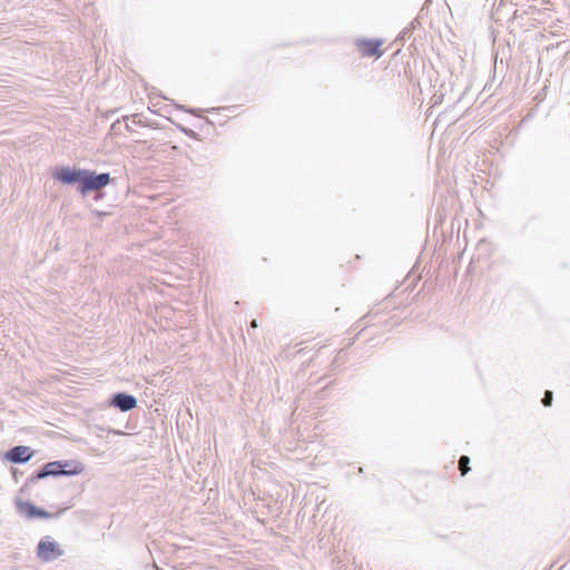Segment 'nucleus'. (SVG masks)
Here are the masks:
<instances>
[{
	"label": "nucleus",
	"instance_id": "obj_7",
	"mask_svg": "<svg viewBox=\"0 0 570 570\" xmlns=\"http://www.w3.org/2000/svg\"><path fill=\"white\" fill-rule=\"evenodd\" d=\"M355 45L365 57L380 58L383 55V51L381 50L383 41L380 39H357Z\"/></svg>",
	"mask_w": 570,
	"mask_h": 570
},
{
	"label": "nucleus",
	"instance_id": "obj_8",
	"mask_svg": "<svg viewBox=\"0 0 570 570\" xmlns=\"http://www.w3.org/2000/svg\"><path fill=\"white\" fill-rule=\"evenodd\" d=\"M109 403L121 412H128L137 406V399L131 394L118 392L110 397Z\"/></svg>",
	"mask_w": 570,
	"mask_h": 570
},
{
	"label": "nucleus",
	"instance_id": "obj_5",
	"mask_svg": "<svg viewBox=\"0 0 570 570\" xmlns=\"http://www.w3.org/2000/svg\"><path fill=\"white\" fill-rule=\"evenodd\" d=\"M35 454V451L26 445H16L4 453V460L14 464H24L29 462Z\"/></svg>",
	"mask_w": 570,
	"mask_h": 570
},
{
	"label": "nucleus",
	"instance_id": "obj_12",
	"mask_svg": "<svg viewBox=\"0 0 570 570\" xmlns=\"http://www.w3.org/2000/svg\"><path fill=\"white\" fill-rule=\"evenodd\" d=\"M250 326H252V327H254V328H255V327H257V326H258V325H257V321H256V320H253V321L250 322Z\"/></svg>",
	"mask_w": 570,
	"mask_h": 570
},
{
	"label": "nucleus",
	"instance_id": "obj_6",
	"mask_svg": "<svg viewBox=\"0 0 570 570\" xmlns=\"http://www.w3.org/2000/svg\"><path fill=\"white\" fill-rule=\"evenodd\" d=\"M17 508L19 513L24 515L27 519H49L53 515L50 512L46 511L45 509L39 508L29 501H17Z\"/></svg>",
	"mask_w": 570,
	"mask_h": 570
},
{
	"label": "nucleus",
	"instance_id": "obj_3",
	"mask_svg": "<svg viewBox=\"0 0 570 570\" xmlns=\"http://www.w3.org/2000/svg\"><path fill=\"white\" fill-rule=\"evenodd\" d=\"M110 183V174L100 173L96 174L95 171H90L86 169V174L81 181L80 193L86 195L89 191H95L104 188Z\"/></svg>",
	"mask_w": 570,
	"mask_h": 570
},
{
	"label": "nucleus",
	"instance_id": "obj_4",
	"mask_svg": "<svg viewBox=\"0 0 570 570\" xmlns=\"http://www.w3.org/2000/svg\"><path fill=\"white\" fill-rule=\"evenodd\" d=\"M85 174L86 169L59 167L55 170L53 178L66 185L78 184V189L80 190Z\"/></svg>",
	"mask_w": 570,
	"mask_h": 570
},
{
	"label": "nucleus",
	"instance_id": "obj_9",
	"mask_svg": "<svg viewBox=\"0 0 570 570\" xmlns=\"http://www.w3.org/2000/svg\"><path fill=\"white\" fill-rule=\"evenodd\" d=\"M469 463L470 458L466 455H461V458L459 459V469L462 475H465L470 471Z\"/></svg>",
	"mask_w": 570,
	"mask_h": 570
},
{
	"label": "nucleus",
	"instance_id": "obj_11",
	"mask_svg": "<svg viewBox=\"0 0 570 570\" xmlns=\"http://www.w3.org/2000/svg\"><path fill=\"white\" fill-rule=\"evenodd\" d=\"M180 108L185 110V108H184V107H180ZM186 111H188V112H190V114H193V115H197L196 110H195V109H191V108H190V109H186Z\"/></svg>",
	"mask_w": 570,
	"mask_h": 570
},
{
	"label": "nucleus",
	"instance_id": "obj_10",
	"mask_svg": "<svg viewBox=\"0 0 570 570\" xmlns=\"http://www.w3.org/2000/svg\"><path fill=\"white\" fill-rule=\"evenodd\" d=\"M552 400L553 393L551 391H546L541 402L544 406H550L552 404Z\"/></svg>",
	"mask_w": 570,
	"mask_h": 570
},
{
	"label": "nucleus",
	"instance_id": "obj_2",
	"mask_svg": "<svg viewBox=\"0 0 570 570\" xmlns=\"http://www.w3.org/2000/svg\"><path fill=\"white\" fill-rule=\"evenodd\" d=\"M63 554L60 546L49 535L40 539L37 546V557L42 562H52Z\"/></svg>",
	"mask_w": 570,
	"mask_h": 570
},
{
	"label": "nucleus",
	"instance_id": "obj_1",
	"mask_svg": "<svg viewBox=\"0 0 570 570\" xmlns=\"http://www.w3.org/2000/svg\"><path fill=\"white\" fill-rule=\"evenodd\" d=\"M83 471V465L76 461H51L46 463L32 474L28 480L27 484L33 483L38 480L48 476H71L78 475Z\"/></svg>",
	"mask_w": 570,
	"mask_h": 570
}]
</instances>
